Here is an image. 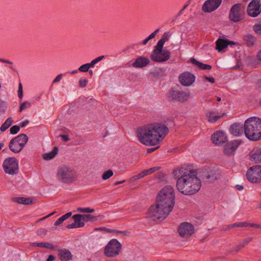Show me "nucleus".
<instances>
[{
	"label": "nucleus",
	"instance_id": "obj_53",
	"mask_svg": "<svg viewBox=\"0 0 261 261\" xmlns=\"http://www.w3.org/2000/svg\"><path fill=\"white\" fill-rule=\"evenodd\" d=\"M237 227V223L231 224L230 225H228L227 226L226 228H225V230H229L230 229H232L233 228Z\"/></svg>",
	"mask_w": 261,
	"mask_h": 261
},
{
	"label": "nucleus",
	"instance_id": "obj_5",
	"mask_svg": "<svg viewBox=\"0 0 261 261\" xmlns=\"http://www.w3.org/2000/svg\"><path fill=\"white\" fill-rule=\"evenodd\" d=\"M56 178L61 183L70 184L77 180V173L72 167L62 165L57 168Z\"/></svg>",
	"mask_w": 261,
	"mask_h": 261
},
{
	"label": "nucleus",
	"instance_id": "obj_13",
	"mask_svg": "<svg viewBox=\"0 0 261 261\" xmlns=\"http://www.w3.org/2000/svg\"><path fill=\"white\" fill-rule=\"evenodd\" d=\"M178 232L181 237L187 238L193 234L194 226L188 222H184L179 225Z\"/></svg>",
	"mask_w": 261,
	"mask_h": 261
},
{
	"label": "nucleus",
	"instance_id": "obj_45",
	"mask_svg": "<svg viewBox=\"0 0 261 261\" xmlns=\"http://www.w3.org/2000/svg\"><path fill=\"white\" fill-rule=\"evenodd\" d=\"M144 177V175H143V172L142 171L139 174L134 176L132 177V179L134 180H137L138 179H141L142 178H143Z\"/></svg>",
	"mask_w": 261,
	"mask_h": 261
},
{
	"label": "nucleus",
	"instance_id": "obj_29",
	"mask_svg": "<svg viewBox=\"0 0 261 261\" xmlns=\"http://www.w3.org/2000/svg\"><path fill=\"white\" fill-rule=\"evenodd\" d=\"M83 220L84 222H94L98 220V218H103V216H95L90 214H84L82 215Z\"/></svg>",
	"mask_w": 261,
	"mask_h": 261
},
{
	"label": "nucleus",
	"instance_id": "obj_17",
	"mask_svg": "<svg viewBox=\"0 0 261 261\" xmlns=\"http://www.w3.org/2000/svg\"><path fill=\"white\" fill-rule=\"evenodd\" d=\"M213 142L217 145H221L227 141V138L224 132L217 131L212 136Z\"/></svg>",
	"mask_w": 261,
	"mask_h": 261
},
{
	"label": "nucleus",
	"instance_id": "obj_14",
	"mask_svg": "<svg viewBox=\"0 0 261 261\" xmlns=\"http://www.w3.org/2000/svg\"><path fill=\"white\" fill-rule=\"evenodd\" d=\"M169 96L172 100L184 102L187 101L190 97V93L179 90H171Z\"/></svg>",
	"mask_w": 261,
	"mask_h": 261
},
{
	"label": "nucleus",
	"instance_id": "obj_9",
	"mask_svg": "<svg viewBox=\"0 0 261 261\" xmlns=\"http://www.w3.org/2000/svg\"><path fill=\"white\" fill-rule=\"evenodd\" d=\"M245 5L238 3L233 5L230 8L228 15L229 19L234 22L241 21L245 15Z\"/></svg>",
	"mask_w": 261,
	"mask_h": 261
},
{
	"label": "nucleus",
	"instance_id": "obj_27",
	"mask_svg": "<svg viewBox=\"0 0 261 261\" xmlns=\"http://www.w3.org/2000/svg\"><path fill=\"white\" fill-rule=\"evenodd\" d=\"M31 246H35V247H41V248H44L52 250H55L56 248L54 246V245L48 242H40V243H33L31 244Z\"/></svg>",
	"mask_w": 261,
	"mask_h": 261
},
{
	"label": "nucleus",
	"instance_id": "obj_11",
	"mask_svg": "<svg viewBox=\"0 0 261 261\" xmlns=\"http://www.w3.org/2000/svg\"><path fill=\"white\" fill-rule=\"evenodd\" d=\"M247 179L252 183L261 182V166L255 165L250 167L246 173Z\"/></svg>",
	"mask_w": 261,
	"mask_h": 261
},
{
	"label": "nucleus",
	"instance_id": "obj_8",
	"mask_svg": "<svg viewBox=\"0 0 261 261\" xmlns=\"http://www.w3.org/2000/svg\"><path fill=\"white\" fill-rule=\"evenodd\" d=\"M3 168L5 173L10 175H17L19 172V164L15 157H9L3 162Z\"/></svg>",
	"mask_w": 261,
	"mask_h": 261
},
{
	"label": "nucleus",
	"instance_id": "obj_19",
	"mask_svg": "<svg viewBox=\"0 0 261 261\" xmlns=\"http://www.w3.org/2000/svg\"><path fill=\"white\" fill-rule=\"evenodd\" d=\"M224 115L225 113H220L217 111H209L205 115V119L210 123H214Z\"/></svg>",
	"mask_w": 261,
	"mask_h": 261
},
{
	"label": "nucleus",
	"instance_id": "obj_56",
	"mask_svg": "<svg viewBox=\"0 0 261 261\" xmlns=\"http://www.w3.org/2000/svg\"><path fill=\"white\" fill-rule=\"evenodd\" d=\"M59 137L61 138L64 141L67 142L69 140V138L67 135H60Z\"/></svg>",
	"mask_w": 261,
	"mask_h": 261
},
{
	"label": "nucleus",
	"instance_id": "obj_12",
	"mask_svg": "<svg viewBox=\"0 0 261 261\" xmlns=\"http://www.w3.org/2000/svg\"><path fill=\"white\" fill-rule=\"evenodd\" d=\"M261 13V1L252 0L247 7L248 14L252 17H256Z\"/></svg>",
	"mask_w": 261,
	"mask_h": 261
},
{
	"label": "nucleus",
	"instance_id": "obj_62",
	"mask_svg": "<svg viewBox=\"0 0 261 261\" xmlns=\"http://www.w3.org/2000/svg\"><path fill=\"white\" fill-rule=\"evenodd\" d=\"M28 123H29L28 120H25L24 121H22L20 123V126L21 127H23L25 126L28 124Z\"/></svg>",
	"mask_w": 261,
	"mask_h": 261
},
{
	"label": "nucleus",
	"instance_id": "obj_46",
	"mask_svg": "<svg viewBox=\"0 0 261 261\" xmlns=\"http://www.w3.org/2000/svg\"><path fill=\"white\" fill-rule=\"evenodd\" d=\"M237 224V227H246L248 226V223L246 222H238Z\"/></svg>",
	"mask_w": 261,
	"mask_h": 261
},
{
	"label": "nucleus",
	"instance_id": "obj_38",
	"mask_svg": "<svg viewBox=\"0 0 261 261\" xmlns=\"http://www.w3.org/2000/svg\"><path fill=\"white\" fill-rule=\"evenodd\" d=\"M90 68V65L88 63H86L82 65L79 68V70L81 72H87L89 69Z\"/></svg>",
	"mask_w": 261,
	"mask_h": 261
},
{
	"label": "nucleus",
	"instance_id": "obj_33",
	"mask_svg": "<svg viewBox=\"0 0 261 261\" xmlns=\"http://www.w3.org/2000/svg\"><path fill=\"white\" fill-rule=\"evenodd\" d=\"M12 119L11 117L8 118L5 122L1 125L0 130L2 132L7 130L12 123Z\"/></svg>",
	"mask_w": 261,
	"mask_h": 261
},
{
	"label": "nucleus",
	"instance_id": "obj_60",
	"mask_svg": "<svg viewBox=\"0 0 261 261\" xmlns=\"http://www.w3.org/2000/svg\"><path fill=\"white\" fill-rule=\"evenodd\" d=\"M0 62H3V63H7V64H12V62L9 61V60H7L6 59H3V58H0Z\"/></svg>",
	"mask_w": 261,
	"mask_h": 261
},
{
	"label": "nucleus",
	"instance_id": "obj_43",
	"mask_svg": "<svg viewBox=\"0 0 261 261\" xmlns=\"http://www.w3.org/2000/svg\"><path fill=\"white\" fill-rule=\"evenodd\" d=\"M47 232V230L44 228H40L37 230V234L39 236H45Z\"/></svg>",
	"mask_w": 261,
	"mask_h": 261
},
{
	"label": "nucleus",
	"instance_id": "obj_52",
	"mask_svg": "<svg viewBox=\"0 0 261 261\" xmlns=\"http://www.w3.org/2000/svg\"><path fill=\"white\" fill-rule=\"evenodd\" d=\"M66 227L68 229H72L75 228H79L76 225L75 222L74 223H72L71 224H68L67 225Z\"/></svg>",
	"mask_w": 261,
	"mask_h": 261
},
{
	"label": "nucleus",
	"instance_id": "obj_63",
	"mask_svg": "<svg viewBox=\"0 0 261 261\" xmlns=\"http://www.w3.org/2000/svg\"><path fill=\"white\" fill-rule=\"evenodd\" d=\"M142 172L144 175V176L150 174L148 169L142 171Z\"/></svg>",
	"mask_w": 261,
	"mask_h": 261
},
{
	"label": "nucleus",
	"instance_id": "obj_47",
	"mask_svg": "<svg viewBox=\"0 0 261 261\" xmlns=\"http://www.w3.org/2000/svg\"><path fill=\"white\" fill-rule=\"evenodd\" d=\"M72 215V212H68L67 213H66V214L63 215L62 216H61L60 217V218L63 221V222L66 220L67 219H68V218H69Z\"/></svg>",
	"mask_w": 261,
	"mask_h": 261
},
{
	"label": "nucleus",
	"instance_id": "obj_25",
	"mask_svg": "<svg viewBox=\"0 0 261 261\" xmlns=\"http://www.w3.org/2000/svg\"><path fill=\"white\" fill-rule=\"evenodd\" d=\"M253 239L252 237H248L244 240H243L242 242H240L239 244L236 245L233 248L231 249L229 252H238L241 249H243L245 247H246Z\"/></svg>",
	"mask_w": 261,
	"mask_h": 261
},
{
	"label": "nucleus",
	"instance_id": "obj_34",
	"mask_svg": "<svg viewBox=\"0 0 261 261\" xmlns=\"http://www.w3.org/2000/svg\"><path fill=\"white\" fill-rule=\"evenodd\" d=\"M94 209L90 208V207H78L76 210L77 212L82 213H91L94 212Z\"/></svg>",
	"mask_w": 261,
	"mask_h": 261
},
{
	"label": "nucleus",
	"instance_id": "obj_26",
	"mask_svg": "<svg viewBox=\"0 0 261 261\" xmlns=\"http://www.w3.org/2000/svg\"><path fill=\"white\" fill-rule=\"evenodd\" d=\"M243 40L248 46H252L255 45L256 38L251 34H247L243 36Z\"/></svg>",
	"mask_w": 261,
	"mask_h": 261
},
{
	"label": "nucleus",
	"instance_id": "obj_39",
	"mask_svg": "<svg viewBox=\"0 0 261 261\" xmlns=\"http://www.w3.org/2000/svg\"><path fill=\"white\" fill-rule=\"evenodd\" d=\"M7 108L6 102L0 100V113L5 112Z\"/></svg>",
	"mask_w": 261,
	"mask_h": 261
},
{
	"label": "nucleus",
	"instance_id": "obj_6",
	"mask_svg": "<svg viewBox=\"0 0 261 261\" xmlns=\"http://www.w3.org/2000/svg\"><path fill=\"white\" fill-rule=\"evenodd\" d=\"M164 45V43L162 41L159 40L150 56V58L153 61L162 63L170 59L171 54L168 50L163 49Z\"/></svg>",
	"mask_w": 261,
	"mask_h": 261
},
{
	"label": "nucleus",
	"instance_id": "obj_18",
	"mask_svg": "<svg viewBox=\"0 0 261 261\" xmlns=\"http://www.w3.org/2000/svg\"><path fill=\"white\" fill-rule=\"evenodd\" d=\"M241 143V140H234L226 144L224 149V153L226 155H233Z\"/></svg>",
	"mask_w": 261,
	"mask_h": 261
},
{
	"label": "nucleus",
	"instance_id": "obj_59",
	"mask_svg": "<svg viewBox=\"0 0 261 261\" xmlns=\"http://www.w3.org/2000/svg\"><path fill=\"white\" fill-rule=\"evenodd\" d=\"M189 4H186L184 7L183 8L180 10V11L178 12V16H180L181 15L182 13H183V12L184 11L185 9H186L187 8V7L188 6Z\"/></svg>",
	"mask_w": 261,
	"mask_h": 261
},
{
	"label": "nucleus",
	"instance_id": "obj_4",
	"mask_svg": "<svg viewBox=\"0 0 261 261\" xmlns=\"http://www.w3.org/2000/svg\"><path fill=\"white\" fill-rule=\"evenodd\" d=\"M244 133L249 140H261V119L257 117L248 118L244 122Z\"/></svg>",
	"mask_w": 261,
	"mask_h": 261
},
{
	"label": "nucleus",
	"instance_id": "obj_42",
	"mask_svg": "<svg viewBox=\"0 0 261 261\" xmlns=\"http://www.w3.org/2000/svg\"><path fill=\"white\" fill-rule=\"evenodd\" d=\"M100 229H101L102 230H104V231H107L108 232H116L117 233H121V234H126V232L125 231H120V230H113L111 231V230H109V229L108 228H106L105 227L100 228Z\"/></svg>",
	"mask_w": 261,
	"mask_h": 261
},
{
	"label": "nucleus",
	"instance_id": "obj_20",
	"mask_svg": "<svg viewBox=\"0 0 261 261\" xmlns=\"http://www.w3.org/2000/svg\"><path fill=\"white\" fill-rule=\"evenodd\" d=\"M216 49L218 52L221 51L222 49L227 47L228 45H236V42L233 41H230L227 39H224L222 38H219L216 41Z\"/></svg>",
	"mask_w": 261,
	"mask_h": 261
},
{
	"label": "nucleus",
	"instance_id": "obj_44",
	"mask_svg": "<svg viewBox=\"0 0 261 261\" xmlns=\"http://www.w3.org/2000/svg\"><path fill=\"white\" fill-rule=\"evenodd\" d=\"M88 81L86 79H81L79 81V85L81 87L84 88L86 86Z\"/></svg>",
	"mask_w": 261,
	"mask_h": 261
},
{
	"label": "nucleus",
	"instance_id": "obj_28",
	"mask_svg": "<svg viewBox=\"0 0 261 261\" xmlns=\"http://www.w3.org/2000/svg\"><path fill=\"white\" fill-rule=\"evenodd\" d=\"M12 200L14 202H16L18 203L25 204V205H30L33 204V201L30 198H25L23 197H14L12 199Z\"/></svg>",
	"mask_w": 261,
	"mask_h": 261
},
{
	"label": "nucleus",
	"instance_id": "obj_31",
	"mask_svg": "<svg viewBox=\"0 0 261 261\" xmlns=\"http://www.w3.org/2000/svg\"><path fill=\"white\" fill-rule=\"evenodd\" d=\"M72 219L79 228L82 227L85 225V222L83 220V216L81 214H76L72 216Z\"/></svg>",
	"mask_w": 261,
	"mask_h": 261
},
{
	"label": "nucleus",
	"instance_id": "obj_35",
	"mask_svg": "<svg viewBox=\"0 0 261 261\" xmlns=\"http://www.w3.org/2000/svg\"><path fill=\"white\" fill-rule=\"evenodd\" d=\"M113 175V172L112 170H108L103 172L102 178L103 180H107L110 178Z\"/></svg>",
	"mask_w": 261,
	"mask_h": 261
},
{
	"label": "nucleus",
	"instance_id": "obj_1",
	"mask_svg": "<svg viewBox=\"0 0 261 261\" xmlns=\"http://www.w3.org/2000/svg\"><path fill=\"white\" fill-rule=\"evenodd\" d=\"M175 204V194L173 187L167 186L159 193L155 204L149 208L147 215L153 220L165 219L172 211Z\"/></svg>",
	"mask_w": 261,
	"mask_h": 261
},
{
	"label": "nucleus",
	"instance_id": "obj_57",
	"mask_svg": "<svg viewBox=\"0 0 261 261\" xmlns=\"http://www.w3.org/2000/svg\"><path fill=\"white\" fill-rule=\"evenodd\" d=\"M55 213H56V212H53V213H51L50 214H49L47 216H45V217H44L43 218H41L38 221H40L44 220L46 219V218H49V217L51 216L52 215H53Z\"/></svg>",
	"mask_w": 261,
	"mask_h": 261
},
{
	"label": "nucleus",
	"instance_id": "obj_64",
	"mask_svg": "<svg viewBox=\"0 0 261 261\" xmlns=\"http://www.w3.org/2000/svg\"><path fill=\"white\" fill-rule=\"evenodd\" d=\"M159 147H155V148H148L147 149V152L150 153H151L153 151H155L156 149H158Z\"/></svg>",
	"mask_w": 261,
	"mask_h": 261
},
{
	"label": "nucleus",
	"instance_id": "obj_50",
	"mask_svg": "<svg viewBox=\"0 0 261 261\" xmlns=\"http://www.w3.org/2000/svg\"><path fill=\"white\" fill-rule=\"evenodd\" d=\"M203 78L207 82H209L211 83H215V79L213 77H207V76H204Z\"/></svg>",
	"mask_w": 261,
	"mask_h": 261
},
{
	"label": "nucleus",
	"instance_id": "obj_23",
	"mask_svg": "<svg viewBox=\"0 0 261 261\" xmlns=\"http://www.w3.org/2000/svg\"><path fill=\"white\" fill-rule=\"evenodd\" d=\"M250 160L255 163H261V147L253 149L249 153Z\"/></svg>",
	"mask_w": 261,
	"mask_h": 261
},
{
	"label": "nucleus",
	"instance_id": "obj_48",
	"mask_svg": "<svg viewBox=\"0 0 261 261\" xmlns=\"http://www.w3.org/2000/svg\"><path fill=\"white\" fill-rule=\"evenodd\" d=\"M18 95L20 98H21L22 97V86L21 83H20L19 85Z\"/></svg>",
	"mask_w": 261,
	"mask_h": 261
},
{
	"label": "nucleus",
	"instance_id": "obj_15",
	"mask_svg": "<svg viewBox=\"0 0 261 261\" xmlns=\"http://www.w3.org/2000/svg\"><path fill=\"white\" fill-rule=\"evenodd\" d=\"M222 3V0H207L202 6V9L206 13L216 10Z\"/></svg>",
	"mask_w": 261,
	"mask_h": 261
},
{
	"label": "nucleus",
	"instance_id": "obj_55",
	"mask_svg": "<svg viewBox=\"0 0 261 261\" xmlns=\"http://www.w3.org/2000/svg\"><path fill=\"white\" fill-rule=\"evenodd\" d=\"M159 31V29H156L154 32L152 33L148 37H147L150 40L154 38L156 33Z\"/></svg>",
	"mask_w": 261,
	"mask_h": 261
},
{
	"label": "nucleus",
	"instance_id": "obj_37",
	"mask_svg": "<svg viewBox=\"0 0 261 261\" xmlns=\"http://www.w3.org/2000/svg\"><path fill=\"white\" fill-rule=\"evenodd\" d=\"M103 56H99L96 59L92 60L90 63H88L89 65H90V67H92L94 66L95 64H96L97 63L99 62L101 60H102L104 58Z\"/></svg>",
	"mask_w": 261,
	"mask_h": 261
},
{
	"label": "nucleus",
	"instance_id": "obj_22",
	"mask_svg": "<svg viewBox=\"0 0 261 261\" xmlns=\"http://www.w3.org/2000/svg\"><path fill=\"white\" fill-rule=\"evenodd\" d=\"M230 133L235 136H240L244 133V126L239 123H234L230 127Z\"/></svg>",
	"mask_w": 261,
	"mask_h": 261
},
{
	"label": "nucleus",
	"instance_id": "obj_49",
	"mask_svg": "<svg viewBox=\"0 0 261 261\" xmlns=\"http://www.w3.org/2000/svg\"><path fill=\"white\" fill-rule=\"evenodd\" d=\"M169 39V36L168 34L165 33L163 34L162 38L159 40L160 41H162L163 43H165V42L167 41H168Z\"/></svg>",
	"mask_w": 261,
	"mask_h": 261
},
{
	"label": "nucleus",
	"instance_id": "obj_24",
	"mask_svg": "<svg viewBox=\"0 0 261 261\" xmlns=\"http://www.w3.org/2000/svg\"><path fill=\"white\" fill-rule=\"evenodd\" d=\"M59 258L62 261H69L72 259V255L67 249H61L58 251Z\"/></svg>",
	"mask_w": 261,
	"mask_h": 261
},
{
	"label": "nucleus",
	"instance_id": "obj_36",
	"mask_svg": "<svg viewBox=\"0 0 261 261\" xmlns=\"http://www.w3.org/2000/svg\"><path fill=\"white\" fill-rule=\"evenodd\" d=\"M253 29L256 34L261 35V23H255L253 25Z\"/></svg>",
	"mask_w": 261,
	"mask_h": 261
},
{
	"label": "nucleus",
	"instance_id": "obj_61",
	"mask_svg": "<svg viewBox=\"0 0 261 261\" xmlns=\"http://www.w3.org/2000/svg\"><path fill=\"white\" fill-rule=\"evenodd\" d=\"M55 259V258L53 255H49L45 261H54Z\"/></svg>",
	"mask_w": 261,
	"mask_h": 261
},
{
	"label": "nucleus",
	"instance_id": "obj_40",
	"mask_svg": "<svg viewBox=\"0 0 261 261\" xmlns=\"http://www.w3.org/2000/svg\"><path fill=\"white\" fill-rule=\"evenodd\" d=\"M20 130V127L18 125H13L10 129V134L15 135Z\"/></svg>",
	"mask_w": 261,
	"mask_h": 261
},
{
	"label": "nucleus",
	"instance_id": "obj_2",
	"mask_svg": "<svg viewBox=\"0 0 261 261\" xmlns=\"http://www.w3.org/2000/svg\"><path fill=\"white\" fill-rule=\"evenodd\" d=\"M173 175L175 178H177V189L182 194L191 195L199 191L201 182L194 170L184 167H178L173 170Z\"/></svg>",
	"mask_w": 261,
	"mask_h": 261
},
{
	"label": "nucleus",
	"instance_id": "obj_32",
	"mask_svg": "<svg viewBox=\"0 0 261 261\" xmlns=\"http://www.w3.org/2000/svg\"><path fill=\"white\" fill-rule=\"evenodd\" d=\"M58 147H55L53 150L48 153H45L43 155V158L45 160H50L53 159L58 153Z\"/></svg>",
	"mask_w": 261,
	"mask_h": 261
},
{
	"label": "nucleus",
	"instance_id": "obj_21",
	"mask_svg": "<svg viewBox=\"0 0 261 261\" xmlns=\"http://www.w3.org/2000/svg\"><path fill=\"white\" fill-rule=\"evenodd\" d=\"M150 63L149 59L140 56L136 59V61L132 63V66L136 68H143L146 66Z\"/></svg>",
	"mask_w": 261,
	"mask_h": 261
},
{
	"label": "nucleus",
	"instance_id": "obj_16",
	"mask_svg": "<svg viewBox=\"0 0 261 261\" xmlns=\"http://www.w3.org/2000/svg\"><path fill=\"white\" fill-rule=\"evenodd\" d=\"M195 80V75L189 72H184L179 76V81L180 84L185 86L191 85Z\"/></svg>",
	"mask_w": 261,
	"mask_h": 261
},
{
	"label": "nucleus",
	"instance_id": "obj_3",
	"mask_svg": "<svg viewBox=\"0 0 261 261\" xmlns=\"http://www.w3.org/2000/svg\"><path fill=\"white\" fill-rule=\"evenodd\" d=\"M169 132L164 124L152 123L142 126L137 130L139 141L147 146H155L162 142Z\"/></svg>",
	"mask_w": 261,
	"mask_h": 261
},
{
	"label": "nucleus",
	"instance_id": "obj_30",
	"mask_svg": "<svg viewBox=\"0 0 261 261\" xmlns=\"http://www.w3.org/2000/svg\"><path fill=\"white\" fill-rule=\"evenodd\" d=\"M191 63L197 66L200 69L203 70H210L212 68V66L208 64H204L201 62H200L196 59L193 58L191 60Z\"/></svg>",
	"mask_w": 261,
	"mask_h": 261
},
{
	"label": "nucleus",
	"instance_id": "obj_51",
	"mask_svg": "<svg viewBox=\"0 0 261 261\" xmlns=\"http://www.w3.org/2000/svg\"><path fill=\"white\" fill-rule=\"evenodd\" d=\"M160 169V167H153L152 168H150L149 169V172L150 174L158 170H159Z\"/></svg>",
	"mask_w": 261,
	"mask_h": 261
},
{
	"label": "nucleus",
	"instance_id": "obj_7",
	"mask_svg": "<svg viewBox=\"0 0 261 261\" xmlns=\"http://www.w3.org/2000/svg\"><path fill=\"white\" fill-rule=\"evenodd\" d=\"M28 140L27 135L20 134L10 140L9 144V149L14 153H19L22 150Z\"/></svg>",
	"mask_w": 261,
	"mask_h": 261
},
{
	"label": "nucleus",
	"instance_id": "obj_58",
	"mask_svg": "<svg viewBox=\"0 0 261 261\" xmlns=\"http://www.w3.org/2000/svg\"><path fill=\"white\" fill-rule=\"evenodd\" d=\"M63 222V221L59 218L54 223L55 226H58L62 224Z\"/></svg>",
	"mask_w": 261,
	"mask_h": 261
},
{
	"label": "nucleus",
	"instance_id": "obj_41",
	"mask_svg": "<svg viewBox=\"0 0 261 261\" xmlns=\"http://www.w3.org/2000/svg\"><path fill=\"white\" fill-rule=\"evenodd\" d=\"M31 106V103L28 101L23 102L20 106L19 108V112H21L22 110H24L26 108H29Z\"/></svg>",
	"mask_w": 261,
	"mask_h": 261
},
{
	"label": "nucleus",
	"instance_id": "obj_54",
	"mask_svg": "<svg viewBox=\"0 0 261 261\" xmlns=\"http://www.w3.org/2000/svg\"><path fill=\"white\" fill-rule=\"evenodd\" d=\"M62 76V74H60L58 75H57L56 77L54 80L53 83L59 82L61 80Z\"/></svg>",
	"mask_w": 261,
	"mask_h": 261
},
{
	"label": "nucleus",
	"instance_id": "obj_10",
	"mask_svg": "<svg viewBox=\"0 0 261 261\" xmlns=\"http://www.w3.org/2000/svg\"><path fill=\"white\" fill-rule=\"evenodd\" d=\"M121 244L116 240H111L105 247L104 253L108 257L118 255L121 249Z\"/></svg>",
	"mask_w": 261,
	"mask_h": 261
}]
</instances>
